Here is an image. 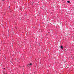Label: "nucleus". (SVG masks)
<instances>
[{
  "mask_svg": "<svg viewBox=\"0 0 74 74\" xmlns=\"http://www.w3.org/2000/svg\"><path fill=\"white\" fill-rule=\"evenodd\" d=\"M67 3H70V1H67Z\"/></svg>",
  "mask_w": 74,
  "mask_h": 74,
  "instance_id": "3",
  "label": "nucleus"
},
{
  "mask_svg": "<svg viewBox=\"0 0 74 74\" xmlns=\"http://www.w3.org/2000/svg\"><path fill=\"white\" fill-rule=\"evenodd\" d=\"M4 69H5V68H4Z\"/></svg>",
  "mask_w": 74,
  "mask_h": 74,
  "instance_id": "7",
  "label": "nucleus"
},
{
  "mask_svg": "<svg viewBox=\"0 0 74 74\" xmlns=\"http://www.w3.org/2000/svg\"><path fill=\"white\" fill-rule=\"evenodd\" d=\"M29 64V65H30L31 66H32V63H30V64Z\"/></svg>",
  "mask_w": 74,
  "mask_h": 74,
  "instance_id": "4",
  "label": "nucleus"
},
{
  "mask_svg": "<svg viewBox=\"0 0 74 74\" xmlns=\"http://www.w3.org/2000/svg\"><path fill=\"white\" fill-rule=\"evenodd\" d=\"M29 64H28V65H27V66H28V67H29Z\"/></svg>",
  "mask_w": 74,
  "mask_h": 74,
  "instance_id": "5",
  "label": "nucleus"
},
{
  "mask_svg": "<svg viewBox=\"0 0 74 74\" xmlns=\"http://www.w3.org/2000/svg\"><path fill=\"white\" fill-rule=\"evenodd\" d=\"M61 49H63V46H61Z\"/></svg>",
  "mask_w": 74,
  "mask_h": 74,
  "instance_id": "1",
  "label": "nucleus"
},
{
  "mask_svg": "<svg viewBox=\"0 0 74 74\" xmlns=\"http://www.w3.org/2000/svg\"><path fill=\"white\" fill-rule=\"evenodd\" d=\"M7 74V72L6 71H5L4 74Z\"/></svg>",
  "mask_w": 74,
  "mask_h": 74,
  "instance_id": "2",
  "label": "nucleus"
},
{
  "mask_svg": "<svg viewBox=\"0 0 74 74\" xmlns=\"http://www.w3.org/2000/svg\"><path fill=\"white\" fill-rule=\"evenodd\" d=\"M5 0H2V1H5Z\"/></svg>",
  "mask_w": 74,
  "mask_h": 74,
  "instance_id": "6",
  "label": "nucleus"
}]
</instances>
